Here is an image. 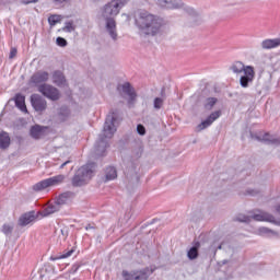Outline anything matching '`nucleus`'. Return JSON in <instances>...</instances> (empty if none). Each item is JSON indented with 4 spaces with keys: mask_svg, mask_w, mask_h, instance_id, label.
Returning <instances> with one entry per match:
<instances>
[{
    "mask_svg": "<svg viewBox=\"0 0 280 280\" xmlns=\"http://www.w3.org/2000/svg\"><path fill=\"white\" fill-rule=\"evenodd\" d=\"M257 235H261L262 237H277V235H279L277 232H275L273 230H270L268 228H259L256 231Z\"/></svg>",
    "mask_w": 280,
    "mask_h": 280,
    "instance_id": "nucleus-23",
    "label": "nucleus"
},
{
    "mask_svg": "<svg viewBox=\"0 0 280 280\" xmlns=\"http://www.w3.org/2000/svg\"><path fill=\"white\" fill-rule=\"evenodd\" d=\"M73 198H75V194L66 191L57 197L56 202L62 208L65 205H71V202H73Z\"/></svg>",
    "mask_w": 280,
    "mask_h": 280,
    "instance_id": "nucleus-14",
    "label": "nucleus"
},
{
    "mask_svg": "<svg viewBox=\"0 0 280 280\" xmlns=\"http://www.w3.org/2000/svg\"><path fill=\"white\" fill-rule=\"evenodd\" d=\"M2 233L4 235H12V232L14 231V224L12 223H4L1 229Z\"/></svg>",
    "mask_w": 280,
    "mask_h": 280,
    "instance_id": "nucleus-29",
    "label": "nucleus"
},
{
    "mask_svg": "<svg viewBox=\"0 0 280 280\" xmlns=\"http://www.w3.org/2000/svg\"><path fill=\"white\" fill-rule=\"evenodd\" d=\"M163 104H164L163 98L155 97L153 101V108H155V110H161V108H163Z\"/></svg>",
    "mask_w": 280,
    "mask_h": 280,
    "instance_id": "nucleus-31",
    "label": "nucleus"
},
{
    "mask_svg": "<svg viewBox=\"0 0 280 280\" xmlns=\"http://www.w3.org/2000/svg\"><path fill=\"white\" fill-rule=\"evenodd\" d=\"M117 178V170L113 166H108L105 170V180H115Z\"/></svg>",
    "mask_w": 280,
    "mask_h": 280,
    "instance_id": "nucleus-25",
    "label": "nucleus"
},
{
    "mask_svg": "<svg viewBox=\"0 0 280 280\" xmlns=\"http://www.w3.org/2000/svg\"><path fill=\"white\" fill-rule=\"evenodd\" d=\"M222 116V110L213 112L209 115V117L206 118L200 125H198V130H205V128H209L213 121L217 119H220Z\"/></svg>",
    "mask_w": 280,
    "mask_h": 280,
    "instance_id": "nucleus-13",
    "label": "nucleus"
},
{
    "mask_svg": "<svg viewBox=\"0 0 280 280\" xmlns=\"http://www.w3.org/2000/svg\"><path fill=\"white\" fill-rule=\"evenodd\" d=\"M223 264H226V260H223Z\"/></svg>",
    "mask_w": 280,
    "mask_h": 280,
    "instance_id": "nucleus-46",
    "label": "nucleus"
},
{
    "mask_svg": "<svg viewBox=\"0 0 280 280\" xmlns=\"http://www.w3.org/2000/svg\"><path fill=\"white\" fill-rule=\"evenodd\" d=\"M215 104H218V98L208 97V98H206L203 106H205L206 110H211L215 106Z\"/></svg>",
    "mask_w": 280,
    "mask_h": 280,
    "instance_id": "nucleus-27",
    "label": "nucleus"
},
{
    "mask_svg": "<svg viewBox=\"0 0 280 280\" xmlns=\"http://www.w3.org/2000/svg\"><path fill=\"white\" fill-rule=\"evenodd\" d=\"M54 165H58V163H55Z\"/></svg>",
    "mask_w": 280,
    "mask_h": 280,
    "instance_id": "nucleus-48",
    "label": "nucleus"
},
{
    "mask_svg": "<svg viewBox=\"0 0 280 280\" xmlns=\"http://www.w3.org/2000/svg\"><path fill=\"white\" fill-rule=\"evenodd\" d=\"M126 3H128V0H112L105 4L102 10V16L106 21V32L113 40H117V23L115 22V16L119 14L121 8H124Z\"/></svg>",
    "mask_w": 280,
    "mask_h": 280,
    "instance_id": "nucleus-1",
    "label": "nucleus"
},
{
    "mask_svg": "<svg viewBox=\"0 0 280 280\" xmlns=\"http://www.w3.org/2000/svg\"><path fill=\"white\" fill-rule=\"evenodd\" d=\"M75 253V249H70L68 252H63L62 255H60L58 258H51V261H56V259H67L68 257H71Z\"/></svg>",
    "mask_w": 280,
    "mask_h": 280,
    "instance_id": "nucleus-32",
    "label": "nucleus"
},
{
    "mask_svg": "<svg viewBox=\"0 0 280 280\" xmlns=\"http://www.w3.org/2000/svg\"><path fill=\"white\" fill-rule=\"evenodd\" d=\"M121 121V114L117 109H113L106 117L105 124L103 127L102 135L105 139H113L117 132V127Z\"/></svg>",
    "mask_w": 280,
    "mask_h": 280,
    "instance_id": "nucleus-4",
    "label": "nucleus"
},
{
    "mask_svg": "<svg viewBox=\"0 0 280 280\" xmlns=\"http://www.w3.org/2000/svg\"><path fill=\"white\" fill-rule=\"evenodd\" d=\"M62 32H67L68 34H71V32H75V24L73 21H67L65 23V26L62 27Z\"/></svg>",
    "mask_w": 280,
    "mask_h": 280,
    "instance_id": "nucleus-28",
    "label": "nucleus"
},
{
    "mask_svg": "<svg viewBox=\"0 0 280 280\" xmlns=\"http://www.w3.org/2000/svg\"><path fill=\"white\" fill-rule=\"evenodd\" d=\"M14 102L16 108L22 113H27V106L25 105V96L23 94H15Z\"/></svg>",
    "mask_w": 280,
    "mask_h": 280,
    "instance_id": "nucleus-20",
    "label": "nucleus"
},
{
    "mask_svg": "<svg viewBox=\"0 0 280 280\" xmlns=\"http://www.w3.org/2000/svg\"><path fill=\"white\" fill-rule=\"evenodd\" d=\"M52 82L60 89L67 86V79L65 78V73H62L60 70H56L52 73Z\"/></svg>",
    "mask_w": 280,
    "mask_h": 280,
    "instance_id": "nucleus-16",
    "label": "nucleus"
},
{
    "mask_svg": "<svg viewBox=\"0 0 280 280\" xmlns=\"http://www.w3.org/2000/svg\"><path fill=\"white\" fill-rule=\"evenodd\" d=\"M60 21H62L61 15H50L48 18V23L51 27H54V25H56L57 23H60Z\"/></svg>",
    "mask_w": 280,
    "mask_h": 280,
    "instance_id": "nucleus-30",
    "label": "nucleus"
},
{
    "mask_svg": "<svg viewBox=\"0 0 280 280\" xmlns=\"http://www.w3.org/2000/svg\"><path fill=\"white\" fill-rule=\"evenodd\" d=\"M124 280H148L150 272L148 269L122 271Z\"/></svg>",
    "mask_w": 280,
    "mask_h": 280,
    "instance_id": "nucleus-10",
    "label": "nucleus"
},
{
    "mask_svg": "<svg viewBox=\"0 0 280 280\" xmlns=\"http://www.w3.org/2000/svg\"><path fill=\"white\" fill-rule=\"evenodd\" d=\"M20 3L23 5H30V3H38V0H21Z\"/></svg>",
    "mask_w": 280,
    "mask_h": 280,
    "instance_id": "nucleus-39",
    "label": "nucleus"
},
{
    "mask_svg": "<svg viewBox=\"0 0 280 280\" xmlns=\"http://www.w3.org/2000/svg\"><path fill=\"white\" fill-rule=\"evenodd\" d=\"M136 25L143 34H147V36H154L159 34L162 22L161 19L154 16L153 14L142 11L136 19Z\"/></svg>",
    "mask_w": 280,
    "mask_h": 280,
    "instance_id": "nucleus-2",
    "label": "nucleus"
},
{
    "mask_svg": "<svg viewBox=\"0 0 280 280\" xmlns=\"http://www.w3.org/2000/svg\"><path fill=\"white\" fill-rule=\"evenodd\" d=\"M16 56V48H12L9 55V58H14Z\"/></svg>",
    "mask_w": 280,
    "mask_h": 280,
    "instance_id": "nucleus-41",
    "label": "nucleus"
},
{
    "mask_svg": "<svg viewBox=\"0 0 280 280\" xmlns=\"http://www.w3.org/2000/svg\"><path fill=\"white\" fill-rule=\"evenodd\" d=\"M56 44L58 47H67V39L65 37H57Z\"/></svg>",
    "mask_w": 280,
    "mask_h": 280,
    "instance_id": "nucleus-34",
    "label": "nucleus"
},
{
    "mask_svg": "<svg viewBox=\"0 0 280 280\" xmlns=\"http://www.w3.org/2000/svg\"><path fill=\"white\" fill-rule=\"evenodd\" d=\"M61 209L60 205L55 201L54 203H50L48 207H46L43 211V215L47 218V215H51V213H57Z\"/></svg>",
    "mask_w": 280,
    "mask_h": 280,
    "instance_id": "nucleus-22",
    "label": "nucleus"
},
{
    "mask_svg": "<svg viewBox=\"0 0 280 280\" xmlns=\"http://www.w3.org/2000/svg\"><path fill=\"white\" fill-rule=\"evenodd\" d=\"M104 152H106V141L97 142L95 145V155L104 156Z\"/></svg>",
    "mask_w": 280,
    "mask_h": 280,
    "instance_id": "nucleus-26",
    "label": "nucleus"
},
{
    "mask_svg": "<svg viewBox=\"0 0 280 280\" xmlns=\"http://www.w3.org/2000/svg\"><path fill=\"white\" fill-rule=\"evenodd\" d=\"M198 248H200V243H196L195 246H192L187 252V257L190 259V261H194V259H198Z\"/></svg>",
    "mask_w": 280,
    "mask_h": 280,
    "instance_id": "nucleus-24",
    "label": "nucleus"
},
{
    "mask_svg": "<svg viewBox=\"0 0 280 280\" xmlns=\"http://www.w3.org/2000/svg\"><path fill=\"white\" fill-rule=\"evenodd\" d=\"M62 113L66 115V117H69V109L67 107L61 108L60 115H62Z\"/></svg>",
    "mask_w": 280,
    "mask_h": 280,
    "instance_id": "nucleus-40",
    "label": "nucleus"
},
{
    "mask_svg": "<svg viewBox=\"0 0 280 280\" xmlns=\"http://www.w3.org/2000/svg\"><path fill=\"white\" fill-rule=\"evenodd\" d=\"M65 175L59 174L44 180L38 182L33 186L34 191H45V189H51V187H58L65 183Z\"/></svg>",
    "mask_w": 280,
    "mask_h": 280,
    "instance_id": "nucleus-6",
    "label": "nucleus"
},
{
    "mask_svg": "<svg viewBox=\"0 0 280 280\" xmlns=\"http://www.w3.org/2000/svg\"><path fill=\"white\" fill-rule=\"evenodd\" d=\"M230 69L236 75H240V85L242 89H248L255 82V68L253 66H246L242 61H235Z\"/></svg>",
    "mask_w": 280,
    "mask_h": 280,
    "instance_id": "nucleus-3",
    "label": "nucleus"
},
{
    "mask_svg": "<svg viewBox=\"0 0 280 280\" xmlns=\"http://www.w3.org/2000/svg\"><path fill=\"white\" fill-rule=\"evenodd\" d=\"M119 93H122V95H128V104L129 106H132L135 104V100H137V93L135 92V88L130 85V82H126L121 85H118Z\"/></svg>",
    "mask_w": 280,
    "mask_h": 280,
    "instance_id": "nucleus-11",
    "label": "nucleus"
},
{
    "mask_svg": "<svg viewBox=\"0 0 280 280\" xmlns=\"http://www.w3.org/2000/svg\"><path fill=\"white\" fill-rule=\"evenodd\" d=\"M62 121H65V118H61Z\"/></svg>",
    "mask_w": 280,
    "mask_h": 280,
    "instance_id": "nucleus-47",
    "label": "nucleus"
},
{
    "mask_svg": "<svg viewBox=\"0 0 280 280\" xmlns=\"http://www.w3.org/2000/svg\"><path fill=\"white\" fill-rule=\"evenodd\" d=\"M69 163H71V161H66L63 163H61V165L59 166L60 170L65 168L66 165H69Z\"/></svg>",
    "mask_w": 280,
    "mask_h": 280,
    "instance_id": "nucleus-42",
    "label": "nucleus"
},
{
    "mask_svg": "<svg viewBox=\"0 0 280 280\" xmlns=\"http://www.w3.org/2000/svg\"><path fill=\"white\" fill-rule=\"evenodd\" d=\"M0 141H10V133L7 131H0Z\"/></svg>",
    "mask_w": 280,
    "mask_h": 280,
    "instance_id": "nucleus-35",
    "label": "nucleus"
},
{
    "mask_svg": "<svg viewBox=\"0 0 280 280\" xmlns=\"http://www.w3.org/2000/svg\"><path fill=\"white\" fill-rule=\"evenodd\" d=\"M55 1H57V3H65V1L67 0H55Z\"/></svg>",
    "mask_w": 280,
    "mask_h": 280,
    "instance_id": "nucleus-44",
    "label": "nucleus"
},
{
    "mask_svg": "<svg viewBox=\"0 0 280 280\" xmlns=\"http://www.w3.org/2000/svg\"><path fill=\"white\" fill-rule=\"evenodd\" d=\"M137 132H138V135L143 137V135H145V127L143 125H138L137 126Z\"/></svg>",
    "mask_w": 280,
    "mask_h": 280,
    "instance_id": "nucleus-36",
    "label": "nucleus"
},
{
    "mask_svg": "<svg viewBox=\"0 0 280 280\" xmlns=\"http://www.w3.org/2000/svg\"><path fill=\"white\" fill-rule=\"evenodd\" d=\"M45 82H49V72L45 70H38L30 79V84L37 86V89L43 86V84H46Z\"/></svg>",
    "mask_w": 280,
    "mask_h": 280,
    "instance_id": "nucleus-9",
    "label": "nucleus"
},
{
    "mask_svg": "<svg viewBox=\"0 0 280 280\" xmlns=\"http://www.w3.org/2000/svg\"><path fill=\"white\" fill-rule=\"evenodd\" d=\"M260 46L262 49H277V47H280V37L265 39L261 42Z\"/></svg>",
    "mask_w": 280,
    "mask_h": 280,
    "instance_id": "nucleus-19",
    "label": "nucleus"
},
{
    "mask_svg": "<svg viewBox=\"0 0 280 280\" xmlns=\"http://www.w3.org/2000/svg\"><path fill=\"white\" fill-rule=\"evenodd\" d=\"M95 174V163H88L81 166L72 178L73 187H82L93 178Z\"/></svg>",
    "mask_w": 280,
    "mask_h": 280,
    "instance_id": "nucleus-5",
    "label": "nucleus"
},
{
    "mask_svg": "<svg viewBox=\"0 0 280 280\" xmlns=\"http://www.w3.org/2000/svg\"><path fill=\"white\" fill-rule=\"evenodd\" d=\"M31 104L37 113H43L47 109V101L40 94L31 95Z\"/></svg>",
    "mask_w": 280,
    "mask_h": 280,
    "instance_id": "nucleus-12",
    "label": "nucleus"
},
{
    "mask_svg": "<svg viewBox=\"0 0 280 280\" xmlns=\"http://www.w3.org/2000/svg\"><path fill=\"white\" fill-rule=\"evenodd\" d=\"M250 220H252V214L248 217V215H246V214H238L237 217H236V221L237 222H245V223H248V222H250Z\"/></svg>",
    "mask_w": 280,
    "mask_h": 280,
    "instance_id": "nucleus-33",
    "label": "nucleus"
},
{
    "mask_svg": "<svg viewBox=\"0 0 280 280\" xmlns=\"http://www.w3.org/2000/svg\"><path fill=\"white\" fill-rule=\"evenodd\" d=\"M36 220V214L34 211L26 212L22 214L19 219L20 226H27V224H32Z\"/></svg>",
    "mask_w": 280,
    "mask_h": 280,
    "instance_id": "nucleus-18",
    "label": "nucleus"
},
{
    "mask_svg": "<svg viewBox=\"0 0 280 280\" xmlns=\"http://www.w3.org/2000/svg\"><path fill=\"white\" fill-rule=\"evenodd\" d=\"M10 148V141H0V150H8Z\"/></svg>",
    "mask_w": 280,
    "mask_h": 280,
    "instance_id": "nucleus-37",
    "label": "nucleus"
},
{
    "mask_svg": "<svg viewBox=\"0 0 280 280\" xmlns=\"http://www.w3.org/2000/svg\"><path fill=\"white\" fill-rule=\"evenodd\" d=\"M38 92L44 95V97H47L48 100H51L52 102H58L60 100V91L56 89L52 85L49 84H42L38 88Z\"/></svg>",
    "mask_w": 280,
    "mask_h": 280,
    "instance_id": "nucleus-8",
    "label": "nucleus"
},
{
    "mask_svg": "<svg viewBox=\"0 0 280 280\" xmlns=\"http://www.w3.org/2000/svg\"><path fill=\"white\" fill-rule=\"evenodd\" d=\"M90 229H93V226L91 224L85 226V231H90Z\"/></svg>",
    "mask_w": 280,
    "mask_h": 280,
    "instance_id": "nucleus-43",
    "label": "nucleus"
},
{
    "mask_svg": "<svg viewBox=\"0 0 280 280\" xmlns=\"http://www.w3.org/2000/svg\"><path fill=\"white\" fill-rule=\"evenodd\" d=\"M245 194L247 196H257V194H259V191H257V189L248 188Z\"/></svg>",
    "mask_w": 280,
    "mask_h": 280,
    "instance_id": "nucleus-38",
    "label": "nucleus"
},
{
    "mask_svg": "<svg viewBox=\"0 0 280 280\" xmlns=\"http://www.w3.org/2000/svg\"><path fill=\"white\" fill-rule=\"evenodd\" d=\"M30 132L33 139H40V137H44V135H47V132H49V127L35 125L31 128Z\"/></svg>",
    "mask_w": 280,
    "mask_h": 280,
    "instance_id": "nucleus-15",
    "label": "nucleus"
},
{
    "mask_svg": "<svg viewBox=\"0 0 280 280\" xmlns=\"http://www.w3.org/2000/svg\"><path fill=\"white\" fill-rule=\"evenodd\" d=\"M277 211L280 213V206H278ZM252 220H255L256 222H270L271 224L280 226V220H276L272 214L261 210H256L252 213Z\"/></svg>",
    "mask_w": 280,
    "mask_h": 280,
    "instance_id": "nucleus-7",
    "label": "nucleus"
},
{
    "mask_svg": "<svg viewBox=\"0 0 280 280\" xmlns=\"http://www.w3.org/2000/svg\"><path fill=\"white\" fill-rule=\"evenodd\" d=\"M250 139H253V141H277V139L265 131L250 132Z\"/></svg>",
    "mask_w": 280,
    "mask_h": 280,
    "instance_id": "nucleus-17",
    "label": "nucleus"
},
{
    "mask_svg": "<svg viewBox=\"0 0 280 280\" xmlns=\"http://www.w3.org/2000/svg\"><path fill=\"white\" fill-rule=\"evenodd\" d=\"M160 4L164 8H168L171 10H176L183 5V2L180 0H161Z\"/></svg>",
    "mask_w": 280,
    "mask_h": 280,
    "instance_id": "nucleus-21",
    "label": "nucleus"
},
{
    "mask_svg": "<svg viewBox=\"0 0 280 280\" xmlns=\"http://www.w3.org/2000/svg\"><path fill=\"white\" fill-rule=\"evenodd\" d=\"M67 153L71 152V149H69V147H65Z\"/></svg>",
    "mask_w": 280,
    "mask_h": 280,
    "instance_id": "nucleus-45",
    "label": "nucleus"
}]
</instances>
